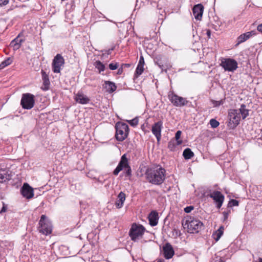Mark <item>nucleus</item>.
<instances>
[{"label": "nucleus", "instance_id": "nucleus-18", "mask_svg": "<svg viewBox=\"0 0 262 262\" xmlns=\"http://www.w3.org/2000/svg\"><path fill=\"white\" fill-rule=\"evenodd\" d=\"M41 74L42 76V79L43 80V87H42V89L44 91H47L49 90L50 84L49 76L43 70H41Z\"/></svg>", "mask_w": 262, "mask_h": 262}, {"label": "nucleus", "instance_id": "nucleus-49", "mask_svg": "<svg viewBox=\"0 0 262 262\" xmlns=\"http://www.w3.org/2000/svg\"><path fill=\"white\" fill-rule=\"evenodd\" d=\"M159 67L160 68H162V67L161 66V65H159Z\"/></svg>", "mask_w": 262, "mask_h": 262}, {"label": "nucleus", "instance_id": "nucleus-44", "mask_svg": "<svg viewBox=\"0 0 262 262\" xmlns=\"http://www.w3.org/2000/svg\"><path fill=\"white\" fill-rule=\"evenodd\" d=\"M123 67L121 66L120 68L118 69L117 74L121 75L123 72Z\"/></svg>", "mask_w": 262, "mask_h": 262}, {"label": "nucleus", "instance_id": "nucleus-34", "mask_svg": "<svg viewBox=\"0 0 262 262\" xmlns=\"http://www.w3.org/2000/svg\"><path fill=\"white\" fill-rule=\"evenodd\" d=\"M210 124L212 128H216L219 125L220 123L216 120L211 119L210 120Z\"/></svg>", "mask_w": 262, "mask_h": 262}, {"label": "nucleus", "instance_id": "nucleus-16", "mask_svg": "<svg viewBox=\"0 0 262 262\" xmlns=\"http://www.w3.org/2000/svg\"><path fill=\"white\" fill-rule=\"evenodd\" d=\"M257 34V32L255 30H253L251 31L247 32L246 33H243L239 35L237 39V45H239L247 40L250 38L251 36L256 35Z\"/></svg>", "mask_w": 262, "mask_h": 262}, {"label": "nucleus", "instance_id": "nucleus-21", "mask_svg": "<svg viewBox=\"0 0 262 262\" xmlns=\"http://www.w3.org/2000/svg\"><path fill=\"white\" fill-rule=\"evenodd\" d=\"M125 194L123 192H120L118 194L115 203V205L117 208H121L123 206L124 202L125 200Z\"/></svg>", "mask_w": 262, "mask_h": 262}, {"label": "nucleus", "instance_id": "nucleus-25", "mask_svg": "<svg viewBox=\"0 0 262 262\" xmlns=\"http://www.w3.org/2000/svg\"><path fill=\"white\" fill-rule=\"evenodd\" d=\"M237 111L243 119H245L249 115V110L246 108L245 104L241 105V108L237 110Z\"/></svg>", "mask_w": 262, "mask_h": 262}, {"label": "nucleus", "instance_id": "nucleus-42", "mask_svg": "<svg viewBox=\"0 0 262 262\" xmlns=\"http://www.w3.org/2000/svg\"><path fill=\"white\" fill-rule=\"evenodd\" d=\"M144 58H143V57L142 56H141L140 57V59H139V61L138 64H141V65H143L144 66Z\"/></svg>", "mask_w": 262, "mask_h": 262}, {"label": "nucleus", "instance_id": "nucleus-37", "mask_svg": "<svg viewBox=\"0 0 262 262\" xmlns=\"http://www.w3.org/2000/svg\"><path fill=\"white\" fill-rule=\"evenodd\" d=\"M211 102L214 106L216 107L223 104L224 102V101L223 100H221L220 101L212 100Z\"/></svg>", "mask_w": 262, "mask_h": 262}, {"label": "nucleus", "instance_id": "nucleus-24", "mask_svg": "<svg viewBox=\"0 0 262 262\" xmlns=\"http://www.w3.org/2000/svg\"><path fill=\"white\" fill-rule=\"evenodd\" d=\"M10 179L11 176L8 173L7 169H0V183L5 182Z\"/></svg>", "mask_w": 262, "mask_h": 262}, {"label": "nucleus", "instance_id": "nucleus-3", "mask_svg": "<svg viewBox=\"0 0 262 262\" xmlns=\"http://www.w3.org/2000/svg\"><path fill=\"white\" fill-rule=\"evenodd\" d=\"M116 138L119 141L125 140L128 134V126L125 123L117 122L115 125Z\"/></svg>", "mask_w": 262, "mask_h": 262}, {"label": "nucleus", "instance_id": "nucleus-12", "mask_svg": "<svg viewBox=\"0 0 262 262\" xmlns=\"http://www.w3.org/2000/svg\"><path fill=\"white\" fill-rule=\"evenodd\" d=\"M20 191L23 196L27 199H30L34 196L33 189L28 183L24 184Z\"/></svg>", "mask_w": 262, "mask_h": 262}, {"label": "nucleus", "instance_id": "nucleus-35", "mask_svg": "<svg viewBox=\"0 0 262 262\" xmlns=\"http://www.w3.org/2000/svg\"><path fill=\"white\" fill-rule=\"evenodd\" d=\"M138 119L137 118H135L133 119L128 121L129 124L132 126H136L138 124Z\"/></svg>", "mask_w": 262, "mask_h": 262}, {"label": "nucleus", "instance_id": "nucleus-27", "mask_svg": "<svg viewBox=\"0 0 262 262\" xmlns=\"http://www.w3.org/2000/svg\"><path fill=\"white\" fill-rule=\"evenodd\" d=\"M224 227L221 226L219 229L215 232V233L213 234V236H214V239L216 241H217L222 236L223 234Z\"/></svg>", "mask_w": 262, "mask_h": 262}, {"label": "nucleus", "instance_id": "nucleus-7", "mask_svg": "<svg viewBox=\"0 0 262 262\" xmlns=\"http://www.w3.org/2000/svg\"><path fill=\"white\" fill-rule=\"evenodd\" d=\"M220 66L225 71L233 72L237 68V61L232 58H222L221 59Z\"/></svg>", "mask_w": 262, "mask_h": 262}, {"label": "nucleus", "instance_id": "nucleus-33", "mask_svg": "<svg viewBox=\"0 0 262 262\" xmlns=\"http://www.w3.org/2000/svg\"><path fill=\"white\" fill-rule=\"evenodd\" d=\"M176 145H177V142H176V141L174 140H171L168 143V148L170 150L172 151V150H173L174 149Z\"/></svg>", "mask_w": 262, "mask_h": 262}, {"label": "nucleus", "instance_id": "nucleus-43", "mask_svg": "<svg viewBox=\"0 0 262 262\" xmlns=\"http://www.w3.org/2000/svg\"><path fill=\"white\" fill-rule=\"evenodd\" d=\"M257 30L258 32L262 33V24H261L257 26Z\"/></svg>", "mask_w": 262, "mask_h": 262}, {"label": "nucleus", "instance_id": "nucleus-31", "mask_svg": "<svg viewBox=\"0 0 262 262\" xmlns=\"http://www.w3.org/2000/svg\"><path fill=\"white\" fill-rule=\"evenodd\" d=\"M239 205V202L236 200L232 199L228 203L227 207L230 208L233 206H237Z\"/></svg>", "mask_w": 262, "mask_h": 262}, {"label": "nucleus", "instance_id": "nucleus-22", "mask_svg": "<svg viewBox=\"0 0 262 262\" xmlns=\"http://www.w3.org/2000/svg\"><path fill=\"white\" fill-rule=\"evenodd\" d=\"M103 87L106 90V92L110 93L114 92L117 89L115 83L110 81H105Z\"/></svg>", "mask_w": 262, "mask_h": 262}, {"label": "nucleus", "instance_id": "nucleus-40", "mask_svg": "<svg viewBox=\"0 0 262 262\" xmlns=\"http://www.w3.org/2000/svg\"><path fill=\"white\" fill-rule=\"evenodd\" d=\"M194 209V207L192 206H187L184 209V211L186 213H189L193 209Z\"/></svg>", "mask_w": 262, "mask_h": 262}, {"label": "nucleus", "instance_id": "nucleus-30", "mask_svg": "<svg viewBox=\"0 0 262 262\" xmlns=\"http://www.w3.org/2000/svg\"><path fill=\"white\" fill-rule=\"evenodd\" d=\"M182 132L181 130H178L175 135V141L177 142V145H179L182 144V141L180 140Z\"/></svg>", "mask_w": 262, "mask_h": 262}, {"label": "nucleus", "instance_id": "nucleus-17", "mask_svg": "<svg viewBox=\"0 0 262 262\" xmlns=\"http://www.w3.org/2000/svg\"><path fill=\"white\" fill-rule=\"evenodd\" d=\"M164 256L166 259H169L174 254V250L169 243H166L163 247Z\"/></svg>", "mask_w": 262, "mask_h": 262}, {"label": "nucleus", "instance_id": "nucleus-9", "mask_svg": "<svg viewBox=\"0 0 262 262\" xmlns=\"http://www.w3.org/2000/svg\"><path fill=\"white\" fill-rule=\"evenodd\" d=\"M64 64V59L60 54H57L54 58L52 63V71L55 73L60 72L61 69Z\"/></svg>", "mask_w": 262, "mask_h": 262}, {"label": "nucleus", "instance_id": "nucleus-14", "mask_svg": "<svg viewBox=\"0 0 262 262\" xmlns=\"http://www.w3.org/2000/svg\"><path fill=\"white\" fill-rule=\"evenodd\" d=\"M230 123L232 122L234 126H237L241 120V116L237 111V110H232L228 114Z\"/></svg>", "mask_w": 262, "mask_h": 262}, {"label": "nucleus", "instance_id": "nucleus-6", "mask_svg": "<svg viewBox=\"0 0 262 262\" xmlns=\"http://www.w3.org/2000/svg\"><path fill=\"white\" fill-rule=\"evenodd\" d=\"M39 231L45 235H48L52 232V226L50 222L47 219L45 215H42L39 222Z\"/></svg>", "mask_w": 262, "mask_h": 262}, {"label": "nucleus", "instance_id": "nucleus-47", "mask_svg": "<svg viewBox=\"0 0 262 262\" xmlns=\"http://www.w3.org/2000/svg\"><path fill=\"white\" fill-rule=\"evenodd\" d=\"M259 262H262V258H259Z\"/></svg>", "mask_w": 262, "mask_h": 262}, {"label": "nucleus", "instance_id": "nucleus-46", "mask_svg": "<svg viewBox=\"0 0 262 262\" xmlns=\"http://www.w3.org/2000/svg\"><path fill=\"white\" fill-rule=\"evenodd\" d=\"M121 66H122L123 68V67H129L130 64H122L121 65Z\"/></svg>", "mask_w": 262, "mask_h": 262}, {"label": "nucleus", "instance_id": "nucleus-50", "mask_svg": "<svg viewBox=\"0 0 262 262\" xmlns=\"http://www.w3.org/2000/svg\"><path fill=\"white\" fill-rule=\"evenodd\" d=\"M159 67L160 68H162V67L161 66V65H159Z\"/></svg>", "mask_w": 262, "mask_h": 262}, {"label": "nucleus", "instance_id": "nucleus-4", "mask_svg": "<svg viewBox=\"0 0 262 262\" xmlns=\"http://www.w3.org/2000/svg\"><path fill=\"white\" fill-rule=\"evenodd\" d=\"M145 228L141 225L134 223L129 232V235L132 241L136 242L141 238L145 232Z\"/></svg>", "mask_w": 262, "mask_h": 262}, {"label": "nucleus", "instance_id": "nucleus-36", "mask_svg": "<svg viewBox=\"0 0 262 262\" xmlns=\"http://www.w3.org/2000/svg\"><path fill=\"white\" fill-rule=\"evenodd\" d=\"M109 69L111 70H115L117 69L119 67V63L117 62L111 63L109 66Z\"/></svg>", "mask_w": 262, "mask_h": 262}, {"label": "nucleus", "instance_id": "nucleus-45", "mask_svg": "<svg viewBox=\"0 0 262 262\" xmlns=\"http://www.w3.org/2000/svg\"><path fill=\"white\" fill-rule=\"evenodd\" d=\"M206 34L208 38H210L211 36V31L210 30H207Z\"/></svg>", "mask_w": 262, "mask_h": 262}, {"label": "nucleus", "instance_id": "nucleus-51", "mask_svg": "<svg viewBox=\"0 0 262 262\" xmlns=\"http://www.w3.org/2000/svg\"><path fill=\"white\" fill-rule=\"evenodd\" d=\"M159 67L160 68H162V67L161 66V65H159Z\"/></svg>", "mask_w": 262, "mask_h": 262}, {"label": "nucleus", "instance_id": "nucleus-10", "mask_svg": "<svg viewBox=\"0 0 262 262\" xmlns=\"http://www.w3.org/2000/svg\"><path fill=\"white\" fill-rule=\"evenodd\" d=\"M209 196L216 203L217 208L219 209L222 207L225 196L220 191L214 190L210 193Z\"/></svg>", "mask_w": 262, "mask_h": 262}, {"label": "nucleus", "instance_id": "nucleus-48", "mask_svg": "<svg viewBox=\"0 0 262 262\" xmlns=\"http://www.w3.org/2000/svg\"><path fill=\"white\" fill-rule=\"evenodd\" d=\"M219 262H224L223 260L221 259Z\"/></svg>", "mask_w": 262, "mask_h": 262}, {"label": "nucleus", "instance_id": "nucleus-38", "mask_svg": "<svg viewBox=\"0 0 262 262\" xmlns=\"http://www.w3.org/2000/svg\"><path fill=\"white\" fill-rule=\"evenodd\" d=\"M231 213L230 209H228L227 211H224L223 212V216H224V221H225L227 220L229 215Z\"/></svg>", "mask_w": 262, "mask_h": 262}, {"label": "nucleus", "instance_id": "nucleus-20", "mask_svg": "<svg viewBox=\"0 0 262 262\" xmlns=\"http://www.w3.org/2000/svg\"><path fill=\"white\" fill-rule=\"evenodd\" d=\"M19 36L18 35L10 44V46L13 47L14 50H18L20 47L21 43L24 41V39L20 38Z\"/></svg>", "mask_w": 262, "mask_h": 262}, {"label": "nucleus", "instance_id": "nucleus-29", "mask_svg": "<svg viewBox=\"0 0 262 262\" xmlns=\"http://www.w3.org/2000/svg\"><path fill=\"white\" fill-rule=\"evenodd\" d=\"M12 62V59L11 57H8L0 64V69H3L6 67L10 65Z\"/></svg>", "mask_w": 262, "mask_h": 262}, {"label": "nucleus", "instance_id": "nucleus-2", "mask_svg": "<svg viewBox=\"0 0 262 262\" xmlns=\"http://www.w3.org/2000/svg\"><path fill=\"white\" fill-rule=\"evenodd\" d=\"M183 225L187 226L188 231L193 233L199 232L203 227V223L200 221L191 216H188Z\"/></svg>", "mask_w": 262, "mask_h": 262}, {"label": "nucleus", "instance_id": "nucleus-5", "mask_svg": "<svg viewBox=\"0 0 262 262\" xmlns=\"http://www.w3.org/2000/svg\"><path fill=\"white\" fill-rule=\"evenodd\" d=\"M35 104V97L30 93H25L22 95L20 105L26 110H30L33 107Z\"/></svg>", "mask_w": 262, "mask_h": 262}, {"label": "nucleus", "instance_id": "nucleus-1", "mask_svg": "<svg viewBox=\"0 0 262 262\" xmlns=\"http://www.w3.org/2000/svg\"><path fill=\"white\" fill-rule=\"evenodd\" d=\"M147 181L154 185L162 184L166 178V170L159 165L148 168L145 172Z\"/></svg>", "mask_w": 262, "mask_h": 262}, {"label": "nucleus", "instance_id": "nucleus-23", "mask_svg": "<svg viewBox=\"0 0 262 262\" xmlns=\"http://www.w3.org/2000/svg\"><path fill=\"white\" fill-rule=\"evenodd\" d=\"M76 101L82 104L89 103L90 99L89 98L81 93H78L75 97Z\"/></svg>", "mask_w": 262, "mask_h": 262}, {"label": "nucleus", "instance_id": "nucleus-28", "mask_svg": "<svg viewBox=\"0 0 262 262\" xmlns=\"http://www.w3.org/2000/svg\"><path fill=\"white\" fill-rule=\"evenodd\" d=\"M94 66L96 69L99 70V72L101 73L105 70V67L104 64H103L100 61H96L94 63Z\"/></svg>", "mask_w": 262, "mask_h": 262}, {"label": "nucleus", "instance_id": "nucleus-41", "mask_svg": "<svg viewBox=\"0 0 262 262\" xmlns=\"http://www.w3.org/2000/svg\"><path fill=\"white\" fill-rule=\"evenodd\" d=\"M9 3V0H0V7L5 6Z\"/></svg>", "mask_w": 262, "mask_h": 262}, {"label": "nucleus", "instance_id": "nucleus-19", "mask_svg": "<svg viewBox=\"0 0 262 262\" xmlns=\"http://www.w3.org/2000/svg\"><path fill=\"white\" fill-rule=\"evenodd\" d=\"M158 214L155 211H151L148 215V220L149 224L151 226H155L157 225L158 222Z\"/></svg>", "mask_w": 262, "mask_h": 262}, {"label": "nucleus", "instance_id": "nucleus-13", "mask_svg": "<svg viewBox=\"0 0 262 262\" xmlns=\"http://www.w3.org/2000/svg\"><path fill=\"white\" fill-rule=\"evenodd\" d=\"M163 127V122L159 121L155 123L152 126V133L156 137L158 142H159L161 138V130Z\"/></svg>", "mask_w": 262, "mask_h": 262}, {"label": "nucleus", "instance_id": "nucleus-32", "mask_svg": "<svg viewBox=\"0 0 262 262\" xmlns=\"http://www.w3.org/2000/svg\"><path fill=\"white\" fill-rule=\"evenodd\" d=\"M144 71L143 65L138 64L136 70L135 75L139 76L141 75Z\"/></svg>", "mask_w": 262, "mask_h": 262}, {"label": "nucleus", "instance_id": "nucleus-52", "mask_svg": "<svg viewBox=\"0 0 262 262\" xmlns=\"http://www.w3.org/2000/svg\"><path fill=\"white\" fill-rule=\"evenodd\" d=\"M158 262H159V261H158ZM159 262H161V261H159Z\"/></svg>", "mask_w": 262, "mask_h": 262}, {"label": "nucleus", "instance_id": "nucleus-11", "mask_svg": "<svg viewBox=\"0 0 262 262\" xmlns=\"http://www.w3.org/2000/svg\"><path fill=\"white\" fill-rule=\"evenodd\" d=\"M129 165L128 159L126 158V155L124 154L121 158V160L117 167L113 171V174L115 176H117L120 171L126 168Z\"/></svg>", "mask_w": 262, "mask_h": 262}, {"label": "nucleus", "instance_id": "nucleus-15", "mask_svg": "<svg viewBox=\"0 0 262 262\" xmlns=\"http://www.w3.org/2000/svg\"><path fill=\"white\" fill-rule=\"evenodd\" d=\"M204 10V7L202 4H198L195 5L193 9V14L195 18L197 20H201Z\"/></svg>", "mask_w": 262, "mask_h": 262}, {"label": "nucleus", "instance_id": "nucleus-26", "mask_svg": "<svg viewBox=\"0 0 262 262\" xmlns=\"http://www.w3.org/2000/svg\"><path fill=\"white\" fill-rule=\"evenodd\" d=\"M183 156L185 159H190L194 156V154L190 148H187L184 150Z\"/></svg>", "mask_w": 262, "mask_h": 262}, {"label": "nucleus", "instance_id": "nucleus-8", "mask_svg": "<svg viewBox=\"0 0 262 262\" xmlns=\"http://www.w3.org/2000/svg\"><path fill=\"white\" fill-rule=\"evenodd\" d=\"M168 97L171 103L178 107L184 106L188 102L185 98L179 96L173 92H170L168 95Z\"/></svg>", "mask_w": 262, "mask_h": 262}, {"label": "nucleus", "instance_id": "nucleus-39", "mask_svg": "<svg viewBox=\"0 0 262 262\" xmlns=\"http://www.w3.org/2000/svg\"><path fill=\"white\" fill-rule=\"evenodd\" d=\"M125 171V176L126 177H130L132 175V169L129 165H128Z\"/></svg>", "mask_w": 262, "mask_h": 262}]
</instances>
